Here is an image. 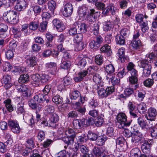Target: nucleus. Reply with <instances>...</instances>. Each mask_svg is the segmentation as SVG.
<instances>
[{
  "instance_id": "nucleus-1",
  "label": "nucleus",
  "mask_w": 157,
  "mask_h": 157,
  "mask_svg": "<svg viewBox=\"0 0 157 157\" xmlns=\"http://www.w3.org/2000/svg\"><path fill=\"white\" fill-rule=\"evenodd\" d=\"M141 140L143 143L141 147L142 151L145 154H149L150 152V147L154 143L153 140L152 139L144 140L142 135L139 133H134L133 135L132 139V142L138 143Z\"/></svg>"
},
{
  "instance_id": "nucleus-2",
  "label": "nucleus",
  "mask_w": 157,
  "mask_h": 157,
  "mask_svg": "<svg viewBox=\"0 0 157 157\" xmlns=\"http://www.w3.org/2000/svg\"><path fill=\"white\" fill-rule=\"evenodd\" d=\"M3 19L7 22L12 24H16L19 22L18 14L13 10H8L4 13Z\"/></svg>"
},
{
  "instance_id": "nucleus-3",
  "label": "nucleus",
  "mask_w": 157,
  "mask_h": 157,
  "mask_svg": "<svg viewBox=\"0 0 157 157\" xmlns=\"http://www.w3.org/2000/svg\"><path fill=\"white\" fill-rule=\"evenodd\" d=\"M139 65L140 67L143 68L142 75L147 77L151 74V66L149 61L146 59H143L139 61Z\"/></svg>"
},
{
  "instance_id": "nucleus-4",
  "label": "nucleus",
  "mask_w": 157,
  "mask_h": 157,
  "mask_svg": "<svg viewBox=\"0 0 157 157\" xmlns=\"http://www.w3.org/2000/svg\"><path fill=\"white\" fill-rule=\"evenodd\" d=\"M117 120L120 124L118 127L120 129H125L124 127L128 126L131 124V121H127V116L124 113H119L117 116Z\"/></svg>"
},
{
  "instance_id": "nucleus-5",
  "label": "nucleus",
  "mask_w": 157,
  "mask_h": 157,
  "mask_svg": "<svg viewBox=\"0 0 157 157\" xmlns=\"http://www.w3.org/2000/svg\"><path fill=\"white\" fill-rule=\"evenodd\" d=\"M90 12L86 16V19L90 24L94 23L97 17L100 16V12H95L94 9H90Z\"/></svg>"
},
{
  "instance_id": "nucleus-6",
  "label": "nucleus",
  "mask_w": 157,
  "mask_h": 157,
  "mask_svg": "<svg viewBox=\"0 0 157 157\" xmlns=\"http://www.w3.org/2000/svg\"><path fill=\"white\" fill-rule=\"evenodd\" d=\"M103 41V38L100 36H98L96 37L95 40L91 41L89 46L93 50H96L99 48Z\"/></svg>"
},
{
  "instance_id": "nucleus-7",
  "label": "nucleus",
  "mask_w": 157,
  "mask_h": 157,
  "mask_svg": "<svg viewBox=\"0 0 157 157\" xmlns=\"http://www.w3.org/2000/svg\"><path fill=\"white\" fill-rule=\"evenodd\" d=\"M8 125L11 131L15 133L20 132V128L18 122L16 120H10L8 122Z\"/></svg>"
},
{
  "instance_id": "nucleus-8",
  "label": "nucleus",
  "mask_w": 157,
  "mask_h": 157,
  "mask_svg": "<svg viewBox=\"0 0 157 157\" xmlns=\"http://www.w3.org/2000/svg\"><path fill=\"white\" fill-rule=\"evenodd\" d=\"M73 7L72 4L67 3L64 6L62 11L63 15L66 17H69L71 15L73 11Z\"/></svg>"
},
{
  "instance_id": "nucleus-9",
  "label": "nucleus",
  "mask_w": 157,
  "mask_h": 157,
  "mask_svg": "<svg viewBox=\"0 0 157 157\" xmlns=\"http://www.w3.org/2000/svg\"><path fill=\"white\" fill-rule=\"evenodd\" d=\"M117 55L118 56L119 60L121 63H123L125 61L128 62V57L125 55V48H121L118 50Z\"/></svg>"
},
{
  "instance_id": "nucleus-10",
  "label": "nucleus",
  "mask_w": 157,
  "mask_h": 157,
  "mask_svg": "<svg viewBox=\"0 0 157 157\" xmlns=\"http://www.w3.org/2000/svg\"><path fill=\"white\" fill-rule=\"evenodd\" d=\"M157 115V111L156 109L150 107L148 109L145 117L148 120L153 121L155 119Z\"/></svg>"
},
{
  "instance_id": "nucleus-11",
  "label": "nucleus",
  "mask_w": 157,
  "mask_h": 157,
  "mask_svg": "<svg viewBox=\"0 0 157 157\" xmlns=\"http://www.w3.org/2000/svg\"><path fill=\"white\" fill-rule=\"evenodd\" d=\"M47 69L50 71V73L52 75H55L57 74L58 70L56 64L54 62H50L46 64Z\"/></svg>"
},
{
  "instance_id": "nucleus-12",
  "label": "nucleus",
  "mask_w": 157,
  "mask_h": 157,
  "mask_svg": "<svg viewBox=\"0 0 157 157\" xmlns=\"http://www.w3.org/2000/svg\"><path fill=\"white\" fill-rule=\"evenodd\" d=\"M16 88L19 92L22 93L24 97H27L28 96L29 90L27 86L24 85H18L16 86Z\"/></svg>"
},
{
  "instance_id": "nucleus-13",
  "label": "nucleus",
  "mask_w": 157,
  "mask_h": 157,
  "mask_svg": "<svg viewBox=\"0 0 157 157\" xmlns=\"http://www.w3.org/2000/svg\"><path fill=\"white\" fill-rule=\"evenodd\" d=\"M27 3L25 0H18L15 9L18 11H23L27 6Z\"/></svg>"
},
{
  "instance_id": "nucleus-14",
  "label": "nucleus",
  "mask_w": 157,
  "mask_h": 157,
  "mask_svg": "<svg viewBox=\"0 0 157 157\" xmlns=\"http://www.w3.org/2000/svg\"><path fill=\"white\" fill-rule=\"evenodd\" d=\"M59 120V117L58 115L56 113L52 114L49 120V126L52 127H55L56 123Z\"/></svg>"
},
{
  "instance_id": "nucleus-15",
  "label": "nucleus",
  "mask_w": 157,
  "mask_h": 157,
  "mask_svg": "<svg viewBox=\"0 0 157 157\" xmlns=\"http://www.w3.org/2000/svg\"><path fill=\"white\" fill-rule=\"evenodd\" d=\"M53 23L59 32H61L65 29V26L63 23L56 19L53 21Z\"/></svg>"
},
{
  "instance_id": "nucleus-16",
  "label": "nucleus",
  "mask_w": 157,
  "mask_h": 157,
  "mask_svg": "<svg viewBox=\"0 0 157 157\" xmlns=\"http://www.w3.org/2000/svg\"><path fill=\"white\" fill-rule=\"evenodd\" d=\"M38 102L41 103V105L44 106L47 105L49 101V100L46 99L47 95L43 94H39Z\"/></svg>"
},
{
  "instance_id": "nucleus-17",
  "label": "nucleus",
  "mask_w": 157,
  "mask_h": 157,
  "mask_svg": "<svg viewBox=\"0 0 157 157\" xmlns=\"http://www.w3.org/2000/svg\"><path fill=\"white\" fill-rule=\"evenodd\" d=\"M87 75V72L85 70H83L78 72L77 76L74 77L73 79L75 82H80L82 81Z\"/></svg>"
},
{
  "instance_id": "nucleus-18",
  "label": "nucleus",
  "mask_w": 157,
  "mask_h": 157,
  "mask_svg": "<svg viewBox=\"0 0 157 157\" xmlns=\"http://www.w3.org/2000/svg\"><path fill=\"white\" fill-rule=\"evenodd\" d=\"M63 132L67 136L73 139L76 136L74 130L70 128H64Z\"/></svg>"
},
{
  "instance_id": "nucleus-19",
  "label": "nucleus",
  "mask_w": 157,
  "mask_h": 157,
  "mask_svg": "<svg viewBox=\"0 0 157 157\" xmlns=\"http://www.w3.org/2000/svg\"><path fill=\"white\" fill-rule=\"evenodd\" d=\"M79 25L77 22L75 23L71 27L69 32L70 35L74 36L77 33V29L79 28Z\"/></svg>"
},
{
  "instance_id": "nucleus-20",
  "label": "nucleus",
  "mask_w": 157,
  "mask_h": 157,
  "mask_svg": "<svg viewBox=\"0 0 157 157\" xmlns=\"http://www.w3.org/2000/svg\"><path fill=\"white\" fill-rule=\"evenodd\" d=\"M76 146H77L78 149H80L81 151L84 154L83 157H89V155L88 153V149L86 147L83 145L80 144L79 143L76 144Z\"/></svg>"
},
{
  "instance_id": "nucleus-21",
  "label": "nucleus",
  "mask_w": 157,
  "mask_h": 157,
  "mask_svg": "<svg viewBox=\"0 0 157 157\" xmlns=\"http://www.w3.org/2000/svg\"><path fill=\"white\" fill-rule=\"evenodd\" d=\"M101 87H98L97 92L99 96L101 98H103L107 97L108 95L105 89L102 87L103 84H101Z\"/></svg>"
},
{
  "instance_id": "nucleus-22",
  "label": "nucleus",
  "mask_w": 157,
  "mask_h": 157,
  "mask_svg": "<svg viewBox=\"0 0 157 157\" xmlns=\"http://www.w3.org/2000/svg\"><path fill=\"white\" fill-rule=\"evenodd\" d=\"M27 63L30 67H33L35 66L37 63V58L35 56L29 58L27 59Z\"/></svg>"
},
{
  "instance_id": "nucleus-23",
  "label": "nucleus",
  "mask_w": 157,
  "mask_h": 157,
  "mask_svg": "<svg viewBox=\"0 0 157 157\" xmlns=\"http://www.w3.org/2000/svg\"><path fill=\"white\" fill-rule=\"evenodd\" d=\"M73 127L76 129L81 128L83 125L82 120L79 119L74 120L73 122Z\"/></svg>"
},
{
  "instance_id": "nucleus-24",
  "label": "nucleus",
  "mask_w": 157,
  "mask_h": 157,
  "mask_svg": "<svg viewBox=\"0 0 157 157\" xmlns=\"http://www.w3.org/2000/svg\"><path fill=\"white\" fill-rule=\"evenodd\" d=\"M89 13V10L86 6H83L80 7L79 10L78 14L79 16L83 17Z\"/></svg>"
},
{
  "instance_id": "nucleus-25",
  "label": "nucleus",
  "mask_w": 157,
  "mask_h": 157,
  "mask_svg": "<svg viewBox=\"0 0 157 157\" xmlns=\"http://www.w3.org/2000/svg\"><path fill=\"white\" fill-rule=\"evenodd\" d=\"M138 78L130 76L129 77V82L131 85L133 86L134 89L135 90L138 87V84H137Z\"/></svg>"
},
{
  "instance_id": "nucleus-26",
  "label": "nucleus",
  "mask_w": 157,
  "mask_h": 157,
  "mask_svg": "<svg viewBox=\"0 0 157 157\" xmlns=\"http://www.w3.org/2000/svg\"><path fill=\"white\" fill-rule=\"evenodd\" d=\"M115 40L117 44L120 45H124L125 44L124 37L120 35H117L116 36Z\"/></svg>"
},
{
  "instance_id": "nucleus-27",
  "label": "nucleus",
  "mask_w": 157,
  "mask_h": 157,
  "mask_svg": "<svg viewBox=\"0 0 157 157\" xmlns=\"http://www.w3.org/2000/svg\"><path fill=\"white\" fill-rule=\"evenodd\" d=\"M137 109L140 113L144 114L147 111L146 104L143 102L140 103L138 105Z\"/></svg>"
},
{
  "instance_id": "nucleus-28",
  "label": "nucleus",
  "mask_w": 157,
  "mask_h": 157,
  "mask_svg": "<svg viewBox=\"0 0 157 157\" xmlns=\"http://www.w3.org/2000/svg\"><path fill=\"white\" fill-rule=\"evenodd\" d=\"M100 51L102 52L106 53L109 56L111 55L112 52L110 46L107 44H105L100 48Z\"/></svg>"
},
{
  "instance_id": "nucleus-29",
  "label": "nucleus",
  "mask_w": 157,
  "mask_h": 157,
  "mask_svg": "<svg viewBox=\"0 0 157 157\" xmlns=\"http://www.w3.org/2000/svg\"><path fill=\"white\" fill-rule=\"evenodd\" d=\"M106 136L105 135L102 136L97 138L96 142L97 145L101 146L103 145L105 141L107 140Z\"/></svg>"
},
{
  "instance_id": "nucleus-30",
  "label": "nucleus",
  "mask_w": 157,
  "mask_h": 157,
  "mask_svg": "<svg viewBox=\"0 0 157 157\" xmlns=\"http://www.w3.org/2000/svg\"><path fill=\"white\" fill-rule=\"evenodd\" d=\"M137 122L139 125L143 129L150 128L148 126L147 122L144 121L141 117H139L138 118Z\"/></svg>"
},
{
  "instance_id": "nucleus-31",
  "label": "nucleus",
  "mask_w": 157,
  "mask_h": 157,
  "mask_svg": "<svg viewBox=\"0 0 157 157\" xmlns=\"http://www.w3.org/2000/svg\"><path fill=\"white\" fill-rule=\"evenodd\" d=\"M93 81L96 84H100V86L101 84H102V78L101 76L99 74H95L94 75L93 78Z\"/></svg>"
},
{
  "instance_id": "nucleus-32",
  "label": "nucleus",
  "mask_w": 157,
  "mask_h": 157,
  "mask_svg": "<svg viewBox=\"0 0 157 157\" xmlns=\"http://www.w3.org/2000/svg\"><path fill=\"white\" fill-rule=\"evenodd\" d=\"M105 70L108 75H113L115 71V68L112 64H109L106 66Z\"/></svg>"
},
{
  "instance_id": "nucleus-33",
  "label": "nucleus",
  "mask_w": 157,
  "mask_h": 157,
  "mask_svg": "<svg viewBox=\"0 0 157 157\" xmlns=\"http://www.w3.org/2000/svg\"><path fill=\"white\" fill-rule=\"evenodd\" d=\"M29 80V76L27 74L21 75L18 80V82L19 83H25Z\"/></svg>"
},
{
  "instance_id": "nucleus-34",
  "label": "nucleus",
  "mask_w": 157,
  "mask_h": 157,
  "mask_svg": "<svg viewBox=\"0 0 157 157\" xmlns=\"http://www.w3.org/2000/svg\"><path fill=\"white\" fill-rule=\"evenodd\" d=\"M88 60V59L87 58H83L81 59L79 61L78 63L79 68L81 69L83 68L86 65Z\"/></svg>"
},
{
  "instance_id": "nucleus-35",
  "label": "nucleus",
  "mask_w": 157,
  "mask_h": 157,
  "mask_svg": "<svg viewBox=\"0 0 157 157\" xmlns=\"http://www.w3.org/2000/svg\"><path fill=\"white\" fill-rule=\"evenodd\" d=\"M103 150L102 148L94 147L92 150V153L96 156L98 157L101 155L103 152Z\"/></svg>"
},
{
  "instance_id": "nucleus-36",
  "label": "nucleus",
  "mask_w": 157,
  "mask_h": 157,
  "mask_svg": "<svg viewBox=\"0 0 157 157\" xmlns=\"http://www.w3.org/2000/svg\"><path fill=\"white\" fill-rule=\"evenodd\" d=\"M4 103L5 105V106L7 110L9 112H11L13 110V109L12 105H11V100L10 99H8L5 100Z\"/></svg>"
},
{
  "instance_id": "nucleus-37",
  "label": "nucleus",
  "mask_w": 157,
  "mask_h": 157,
  "mask_svg": "<svg viewBox=\"0 0 157 157\" xmlns=\"http://www.w3.org/2000/svg\"><path fill=\"white\" fill-rule=\"evenodd\" d=\"M80 96V93L77 90L72 91L70 93V96L71 99L76 100Z\"/></svg>"
},
{
  "instance_id": "nucleus-38",
  "label": "nucleus",
  "mask_w": 157,
  "mask_h": 157,
  "mask_svg": "<svg viewBox=\"0 0 157 157\" xmlns=\"http://www.w3.org/2000/svg\"><path fill=\"white\" fill-rule=\"evenodd\" d=\"M91 27H92V30L93 33L95 35L98 34L99 29V26L98 25L96 22H94V23H90Z\"/></svg>"
},
{
  "instance_id": "nucleus-39",
  "label": "nucleus",
  "mask_w": 157,
  "mask_h": 157,
  "mask_svg": "<svg viewBox=\"0 0 157 157\" xmlns=\"http://www.w3.org/2000/svg\"><path fill=\"white\" fill-rule=\"evenodd\" d=\"M82 120L83 124L87 126L92 125L94 123V119L91 117H88L86 119H83Z\"/></svg>"
},
{
  "instance_id": "nucleus-40",
  "label": "nucleus",
  "mask_w": 157,
  "mask_h": 157,
  "mask_svg": "<svg viewBox=\"0 0 157 157\" xmlns=\"http://www.w3.org/2000/svg\"><path fill=\"white\" fill-rule=\"evenodd\" d=\"M140 25L141 26L142 32L144 33L148 29L147 21H144V20L139 23Z\"/></svg>"
},
{
  "instance_id": "nucleus-41",
  "label": "nucleus",
  "mask_w": 157,
  "mask_h": 157,
  "mask_svg": "<svg viewBox=\"0 0 157 157\" xmlns=\"http://www.w3.org/2000/svg\"><path fill=\"white\" fill-rule=\"evenodd\" d=\"M18 114H23L25 112V109L23 103H19L17 105V109L16 111Z\"/></svg>"
},
{
  "instance_id": "nucleus-42",
  "label": "nucleus",
  "mask_w": 157,
  "mask_h": 157,
  "mask_svg": "<svg viewBox=\"0 0 157 157\" xmlns=\"http://www.w3.org/2000/svg\"><path fill=\"white\" fill-rule=\"evenodd\" d=\"M104 122V121L103 118L101 117H98L94 123L96 126L99 127L103 124Z\"/></svg>"
},
{
  "instance_id": "nucleus-43",
  "label": "nucleus",
  "mask_w": 157,
  "mask_h": 157,
  "mask_svg": "<svg viewBox=\"0 0 157 157\" xmlns=\"http://www.w3.org/2000/svg\"><path fill=\"white\" fill-rule=\"evenodd\" d=\"M140 153L138 149L135 148L132 150L130 154L132 157H140Z\"/></svg>"
},
{
  "instance_id": "nucleus-44",
  "label": "nucleus",
  "mask_w": 157,
  "mask_h": 157,
  "mask_svg": "<svg viewBox=\"0 0 157 157\" xmlns=\"http://www.w3.org/2000/svg\"><path fill=\"white\" fill-rule=\"evenodd\" d=\"M48 8L51 11H53L56 8V4L55 2L53 0L48 1Z\"/></svg>"
},
{
  "instance_id": "nucleus-45",
  "label": "nucleus",
  "mask_w": 157,
  "mask_h": 157,
  "mask_svg": "<svg viewBox=\"0 0 157 157\" xmlns=\"http://www.w3.org/2000/svg\"><path fill=\"white\" fill-rule=\"evenodd\" d=\"M131 44L134 48L137 49L141 46V42L140 40H135L132 41Z\"/></svg>"
},
{
  "instance_id": "nucleus-46",
  "label": "nucleus",
  "mask_w": 157,
  "mask_h": 157,
  "mask_svg": "<svg viewBox=\"0 0 157 157\" xmlns=\"http://www.w3.org/2000/svg\"><path fill=\"white\" fill-rule=\"evenodd\" d=\"M112 26L111 23L109 21L105 22L103 25V29L105 31H108L111 29Z\"/></svg>"
},
{
  "instance_id": "nucleus-47",
  "label": "nucleus",
  "mask_w": 157,
  "mask_h": 157,
  "mask_svg": "<svg viewBox=\"0 0 157 157\" xmlns=\"http://www.w3.org/2000/svg\"><path fill=\"white\" fill-rule=\"evenodd\" d=\"M48 22L46 21H43L40 24L39 29L41 32H43L46 30Z\"/></svg>"
},
{
  "instance_id": "nucleus-48",
  "label": "nucleus",
  "mask_w": 157,
  "mask_h": 157,
  "mask_svg": "<svg viewBox=\"0 0 157 157\" xmlns=\"http://www.w3.org/2000/svg\"><path fill=\"white\" fill-rule=\"evenodd\" d=\"M83 38V35L82 34L78 33L74 35V43H78L82 42Z\"/></svg>"
},
{
  "instance_id": "nucleus-49",
  "label": "nucleus",
  "mask_w": 157,
  "mask_h": 157,
  "mask_svg": "<svg viewBox=\"0 0 157 157\" xmlns=\"http://www.w3.org/2000/svg\"><path fill=\"white\" fill-rule=\"evenodd\" d=\"M62 140L67 145L72 144L74 141V139L67 136L63 137Z\"/></svg>"
},
{
  "instance_id": "nucleus-50",
  "label": "nucleus",
  "mask_w": 157,
  "mask_h": 157,
  "mask_svg": "<svg viewBox=\"0 0 157 157\" xmlns=\"http://www.w3.org/2000/svg\"><path fill=\"white\" fill-rule=\"evenodd\" d=\"M2 67L3 70L5 71H10L12 67L10 63L8 62H4L3 64Z\"/></svg>"
},
{
  "instance_id": "nucleus-51",
  "label": "nucleus",
  "mask_w": 157,
  "mask_h": 157,
  "mask_svg": "<svg viewBox=\"0 0 157 157\" xmlns=\"http://www.w3.org/2000/svg\"><path fill=\"white\" fill-rule=\"evenodd\" d=\"M39 26L38 23L35 21L31 22L29 26V28L30 29L33 30H35Z\"/></svg>"
},
{
  "instance_id": "nucleus-52",
  "label": "nucleus",
  "mask_w": 157,
  "mask_h": 157,
  "mask_svg": "<svg viewBox=\"0 0 157 157\" xmlns=\"http://www.w3.org/2000/svg\"><path fill=\"white\" fill-rule=\"evenodd\" d=\"M52 101L56 104H60L62 102V98L59 95H57L53 98Z\"/></svg>"
},
{
  "instance_id": "nucleus-53",
  "label": "nucleus",
  "mask_w": 157,
  "mask_h": 157,
  "mask_svg": "<svg viewBox=\"0 0 157 157\" xmlns=\"http://www.w3.org/2000/svg\"><path fill=\"white\" fill-rule=\"evenodd\" d=\"M71 65V62L68 60L63 61L61 64V67L62 68L67 69Z\"/></svg>"
},
{
  "instance_id": "nucleus-54",
  "label": "nucleus",
  "mask_w": 157,
  "mask_h": 157,
  "mask_svg": "<svg viewBox=\"0 0 157 157\" xmlns=\"http://www.w3.org/2000/svg\"><path fill=\"white\" fill-rule=\"evenodd\" d=\"M95 62L98 65H100L103 63L102 56L99 54L95 57Z\"/></svg>"
},
{
  "instance_id": "nucleus-55",
  "label": "nucleus",
  "mask_w": 157,
  "mask_h": 157,
  "mask_svg": "<svg viewBox=\"0 0 157 157\" xmlns=\"http://www.w3.org/2000/svg\"><path fill=\"white\" fill-rule=\"evenodd\" d=\"M129 0H121L119 2V4L120 8L122 9L126 8L128 6Z\"/></svg>"
},
{
  "instance_id": "nucleus-56",
  "label": "nucleus",
  "mask_w": 157,
  "mask_h": 157,
  "mask_svg": "<svg viewBox=\"0 0 157 157\" xmlns=\"http://www.w3.org/2000/svg\"><path fill=\"white\" fill-rule=\"evenodd\" d=\"M76 44L75 45V50L78 51H80L83 49L85 47L84 43L80 42L78 43H75Z\"/></svg>"
},
{
  "instance_id": "nucleus-57",
  "label": "nucleus",
  "mask_w": 157,
  "mask_h": 157,
  "mask_svg": "<svg viewBox=\"0 0 157 157\" xmlns=\"http://www.w3.org/2000/svg\"><path fill=\"white\" fill-rule=\"evenodd\" d=\"M87 25L85 23H82L79 25V29L80 32L85 33L87 31Z\"/></svg>"
},
{
  "instance_id": "nucleus-58",
  "label": "nucleus",
  "mask_w": 157,
  "mask_h": 157,
  "mask_svg": "<svg viewBox=\"0 0 157 157\" xmlns=\"http://www.w3.org/2000/svg\"><path fill=\"white\" fill-rule=\"evenodd\" d=\"M116 143L117 145H119L120 146L122 147L125 144V141L123 138L120 137L116 140Z\"/></svg>"
},
{
  "instance_id": "nucleus-59",
  "label": "nucleus",
  "mask_w": 157,
  "mask_h": 157,
  "mask_svg": "<svg viewBox=\"0 0 157 157\" xmlns=\"http://www.w3.org/2000/svg\"><path fill=\"white\" fill-rule=\"evenodd\" d=\"M88 138L92 141L96 140L98 138L97 134L91 132H89L87 135Z\"/></svg>"
},
{
  "instance_id": "nucleus-60",
  "label": "nucleus",
  "mask_w": 157,
  "mask_h": 157,
  "mask_svg": "<svg viewBox=\"0 0 157 157\" xmlns=\"http://www.w3.org/2000/svg\"><path fill=\"white\" fill-rule=\"evenodd\" d=\"M111 82L113 85H118L120 82V79L115 76H112L111 78H109Z\"/></svg>"
},
{
  "instance_id": "nucleus-61",
  "label": "nucleus",
  "mask_w": 157,
  "mask_h": 157,
  "mask_svg": "<svg viewBox=\"0 0 157 157\" xmlns=\"http://www.w3.org/2000/svg\"><path fill=\"white\" fill-rule=\"evenodd\" d=\"M11 79V77L10 75H6L3 76L2 80V82L3 83H7V82H10Z\"/></svg>"
},
{
  "instance_id": "nucleus-62",
  "label": "nucleus",
  "mask_w": 157,
  "mask_h": 157,
  "mask_svg": "<svg viewBox=\"0 0 157 157\" xmlns=\"http://www.w3.org/2000/svg\"><path fill=\"white\" fill-rule=\"evenodd\" d=\"M40 80L41 82L44 83L47 82L49 79V76L46 74H43L40 76Z\"/></svg>"
},
{
  "instance_id": "nucleus-63",
  "label": "nucleus",
  "mask_w": 157,
  "mask_h": 157,
  "mask_svg": "<svg viewBox=\"0 0 157 157\" xmlns=\"http://www.w3.org/2000/svg\"><path fill=\"white\" fill-rule=\"evenodd\" d=\"M154 83L153 80L148 78L144 82V85L146 86L150 87Z\"/></svg>"
},
{
  "instance_id": "nucleus-64",
  "label": "nucleus",
  "mask_w": 157,
  "mask_h": 157,
  "mask_svg": "<svg viewBox=\"0 0 157 157\" xmlns=\"http://www.w3.org/2000/svg\"><path fill=\"white\" fill-rule=\"evenodd\" d=\"M71 79L68 77H66L64 78L62 81L61 83L64 84L65 86L69 85L71 83Z\"/></svg>"
}]
</instances>
